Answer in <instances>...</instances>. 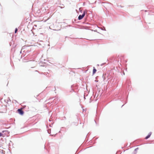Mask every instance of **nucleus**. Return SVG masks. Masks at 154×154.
I'll list each match as a JSON object with an SVG mask.
<instances>
[{
    "label": "nucleus",
    "mask_w": 154,
    "mask_h": 154,
    "mask_svg": "<svg viewBox=\"0 0 154 154\" xmlns=\"http://www.w3.org/2000/svg\"><path fill=\"white\" fill-rule=\"evenodd\" d=\"M85 14V12L84 11L83 13V14L82 15H79L78 17V19L79 20H81L82 19L83 17H84Z\"/></svg>",
    "instance_id": "nucleus-1"
},
{
    "label": "nucleus",
    "mask_w": 154,
    "mask_h": 154,
    "mask_svg": "<svg viewBox=\"0 0 154 154\" xmlns=\"http://www.w3.org/2000/svg\"><path fill=\"white\" fill-rule=\"evenodd\" d=\"M23 108H21V109H18L17 110L18 112L20 113L21 115H23V112L22 110V109Z\"/></svg>",
    "instance_id": "nucleus-2"
},
{
    "label": "nucleus",
    "mask_w": 154,
    "mask_h": 154,
    "mask_svg": "<svg viewBox=\"0 0 154 154\" xmlns=\"http://www.w3.org/2000/svg\"><path fill=\"white\" fill-rule=\"evenodd\" d=\"M151 132H150L149 134L146 136L145 137V139H147L148 138H149V137H150V136L151 135Z\"/></svg>",
    "instance_id": "nucleus-3"
},
{
    "label": "nucleus",
    "mask_w": 154,
    "mask_h": 154,
    "mask_svg": "<svg viewBox=\"0 0 154 154\" xmlns=\"http://www.w3.org/2000/svg\"><path fill=\"white\" fill-rule=\"evenodd\" d=\"M93 68H94V69H93V74H94L96 73V72L97 71V70L94 68V67Z\"/></svg>",
    "instance_id": "nucleus-4"
},
{
    "label": "nucleus",
    "mask_w": 154,
    "mask_h": 154,
    "mask_svg": "<svg viewBox=\"0 0 154 154\" xmlns=\"http://www.w3.org/2000/svg\"><path fill=\"white\" fill-rule=\"evenodd\" d=\"M17 31V29L16 28L15 29V32L16 33Z\"/></svg>",
    "instance_id": "nucleus-5"
},
{
    "label": "nucleus",
    "mask_w": 154,
    "mask_h": 154,
    "mask_svg": "<svg viewBox=\"0 0 154 154\" xmlns=\"http://www.w3.org/2000/svg\"><path fill=\"white\" fill-rule=\"evenodd\" d=\"M66 37L65 38V40H64V41H66Z\"/></svg>",
    "instance_id": "nucleus-6"
},
{
    "label": "nucleus",
    "mask_w": 154,
    "mask_h": 154,
    "mask_svg": "<svg viewBox=\"0 0 154 154\" xmlns=\"http://www.w3.org/2000/svg\"><path fill=\"white\" fill-rule=\"evenodd\" d=\"M0 136H2V135H1V133H0Z\"/></svg>",
    "instance_id": "nucleus-7"
}]
</instances>
